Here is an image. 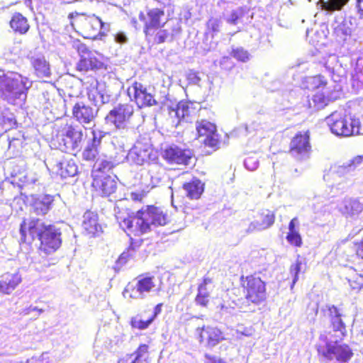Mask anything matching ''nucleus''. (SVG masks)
I'll use <instances>...</instances> for the list:
<instances>
[{"mask_svg": "<svg viewBox=\"0 0 363 363\" xmlns=\"http://www.w3.org/2000/svg\"><path fill=\"white\" fill-rule=\"evenodd\" d=\"M21 240L40 242L39 250L46 255L56 252L62 245V231L55 224H47L41 219L31 217L27 223L23 220L20 226Z\"/></svg>", "mask_w": 363, "mask_h": 363, "instance_id": "nucleus-1", "label": "nucleus"}, {"mask_svg": "<svg viewBox=\"0 0 363 363\" xmlns=\"http://www.w3.org/2000/svg\"><path fill=\"white\" fill-rule=\"evenodd\" d=\"M168 221V216L162 209L154 206H147L145 208L138 211L135 215L125 218L120 222V226L126 232L139 235L150 231L152 225H164Z\"/></svg>", "mask_w": 363, "mask_h": 363, "instance_id": "nucleus-2", "label": "nucleus"}, {"mask_svg": "<svg viewBox=\"0 0 363 363\" xmlns=\"http://www.w3.org/2000/svg\"><path fill=\"white\" fill-rule=\"evenodd\" d=\"M32 81L16 72H0V98L13 105L26 102Z\"/></svg>", "mask_w": 363, "mask_h": 363, "instance_id": "nucleus-3", "label": "nucleus"}, {"mask_svg": "<svg viewBox=\"0 0 363 363\" xmlns=\"http://www.w3.org/2000/svg\"><path fill=\"white\" fill-rule=\"evenodd\" d=\"M317 352L325 363H348L354 355L352 347L338 340H326L324 345L317 346Z\"/></svg>", "mask_w": 363, "mask_h": 363, "instance_id": "nucleus-4", "label": "nucleus"}, {"mask_svg": "<svg viewBox=\"0 0 363 363\" xmlns=\"http://www.w3.org/2000/svg\"><path fill=\"white\" fill-rule=\"evenodd\" d=\"M57 147L65 152L76 155L82 147L84 141L83 128L79 125H67L57 136Z\"/></svg>", "mask_w": 363, "mask_h": 363, "instance_id": "nucleus-5", "label": "nucleus"}, {"mask_svg": "<svg viewBox=\"0 0 363 363\" xmlns=\"http://www.w3.org/2000/svg\"><path fill=\"white\" fill-rule=\"evenodd\" d=\"M134 113V107L130 104H118L106 115V123L117 129H125L130 123Z\"/></svg>", "mask_w": 363, "mask_h": 363, "instance_id": "nucleus-6", "label": "nucleus"}, {"mask_svg": "<svg viewBox=\"0 0 363 363\" xmlns=\"http://www.w3.org/2000/svg\"><path fill=\"white\" fill-rule=\"evenodd\" d=\"M245 298L248 302L259 305L267 298L265 283L259 277H247L243 282Z\"/></svg>", "mask_w": 363, "mask_h": 363, "instance_id": "nucleus-7", "label": "nucleus"}, {"mask_svg": "<svg viewBox=\"0 0 363 363\" xmlns=\"http://www.w3.org/2000/svg\"><path fill=\"white\" fill-rule=\"evenodd\" d=\"M164 16V11L162 8H147L146 13L140 12L139 19L144 24L143 31L147 38L152 36L155 30L162 27L161 19Z\"/></svg>", "mask_w": 363, "mask_h": 363, "instance_id": "nucleus-8", "label": "nucleus"}, {"mask_svg": "<svg viewBox=\"0 0 363 363\" xmlns=\"http://www.w3.org/2000/svg\"><path fill=\"white\" fill-rule=\"evenodd\" d=\"M192 156L191 150L182 148L176 145H168L162 151L163 158L171 164L188 165Z\"/></svg>", "mask_w": 363, "mask_h": 363, "instance_id": "nucleus-9", "label": "nucleus"}, {"mask_svg": "<svg viewBox=\"0 0 363 363\" xmlns=\"http://www.w3.org/2000/svg\"><path fill=\"white\" fill-rule=\"evenodd\" d=\"M30 67L33 74L40 79L50 78L51 77V67L44 54L40 52L30 51L28 55Z\"/></svg>", "mask_w": 363, "mask_h": 363, "instance_id": "nucleus-10", "label": "nucleus"}, {"mask_svg": "<svg viewBox=\"0 0 363 363\" xmlns=\"http://www.w3.org/2000/svg\"><path fill=\"white\" fill-rule=\"evenodd\" d=\"M322 310L328 316L333 332L338 333L337 337L342 340L347 335L346 325L342 320L344 315L342 309L335 305H326Z\"/></svg>", "mask_w": 363, "mask_h": 363, "instance_id": "nucleus-11", "label": "nucleus"}, {"mask_svg": "<svg viewBox=\"0 0 363 363\" xmlns=\"http://www.w3.org/2000/svg\"><path fill=\"white\" fill-rule=\"evenodd\" d=\"M311 151L309 136L307 134H297L290 143V153L297 160L308 159Z\"/></svg>", "mask_w": 363, "mask_h": 363, "instance_id": "nucleus-12", "label": "nucleus"}, {"mask_svg": "<svg viewBox=\"0 0 363 363\" xmlns=\"http://www.w3.org/2000/svg\"><path fill=\"white\" fill-rule=\"evenodd\" d=\"M152 279V277H147L139 279L135 284H128L123 291V296H125L126 294H128L132 298H144L147 294L155 287Z\"/></svg>", "mask_w": 363, "mask_h": 363, "instance_id": "nucleus-13", "label": "nucleus"}, {"mask_svg": "<svg viewBox=\"0 0 363 363\" xmlns=\"http://www.w3.org/2000/svg\"><path fill=\"white\" fill-rule=\"evenodd\" d=\"M331 132L337 136L347 137L352 135V129L348 120L338 112H333L326 118Z\"/></svg>", "mask_w": 363, "mask_h": 363, "instance_id": "nucleus-14", "label": "nucleus"}, {"mask_svg": "<svg viewBox=\"0 0 363 363\" xmlns=\"http://www.w3.org/2000/svg\"><path fill=\"white\" fill-rule=\"evenodd\" d=\"M196 333L201 343H206L208 347H213L225 340L223 333L220 329L211 326L197 328Z\"/></svg>", "mask_w": 363, "mask_h": 363, "instance_id": "nucleus-15", "label": "nucleus"}, {"mask_svg": "<svg viewBox=\"0 0 363 363\" xmlns=\"http://www.w3.org/2000/svg\"><path fill=\"white\" fill-rule=\"evenodd\" d=\"M92 186L102 196H109L117 189V177L116 175L95 176Z\"/></svg>", "mask_w": 363, "mask_h": 363, "instance_id": "nucleus-16", "label": "nucleus"}, {"mask_svg": "<svg viewBox=\"0 0 363 363\" xmlns=\"http://www.w3.org/2000/svg\"><path fill=\"white\" fill-rule=\"evenodd\" d=\"M132 89L133 96L132 100L135 101L138 108H142L157 104L152 94L147 91V87L143 84L140 82L133 83Z\"/></svg>", "mask_w": 363, "mask_h": 363, "instance_id": "nucleus-17", "label": "nucleus"}, {"mask_svg": "<svg viewBox=\"0 0 363 363\" xmlns=\"http://www.w3.org/2000/svg\"><path fill=\"white\" fill-rule=\"evenodd\" d=\"M97 113L98 108H93L83 101L77 102L72 108L73 117L81 124H90Z\"/></svg>", "mask_w": 363, "mask_h": 363, "instance_id": "nucleus-18", "label": "nucleus"}, {"mask_svg": "<svg viewBox=\"0 0 363 363\" xmlns=\"http://www.w3.org/2000/svg\"><path fill=\"white\" fill-rule=\"evenodd\" d=\"M150 149L141 143H137L128 151L126 160L130 164L143 165L150 158Z\"/></svg>", "mask_w": 363, "mask_h": 363, "instance_id": "nucleus-19", "label": "nucleus"}, {"mask_svg": "<svg viewBox=\"0 0 363 363\" xmlns=\"http://www.w3.org/2000/svg\"><path fill=\"white\" fill-rule=\"evenodd\" d=\"M363 162V155H357L342 164H334L330 167L332 174L339 177H346L354 172Z\"/></svg>", "mask_w": 363, "mask_h": 363, "instance_id": "nucleus-20", "label": "nucleus"}, {"mask_svg": "<svg viewBox=\"0 0 363 363\" xmlns=\"http://www.w3.org/2000/svg\"><path fill=\"white\" fill-rule=\"evenodd\" d=\"M54 197L50 194H41L33 196L30 204L31 212L37 216H45L52 208Z\"/></svg>", "mask_w": 363, "mask_h": 363, "instance_id": "nucleus-21", "label": "nucleus"}, {"mask_svg": "<svg viewBox=\"0 0 363 363\" xmlns=\"http://www.w3.org/2000/svg\"><path fill=\"white\" fill-rule=\"evenodd\" d=\"M52 169L62 179L72 177L77 174V166L72 159L61 158L56 160Z\"/></svg>", "mask_w": 363, "mask_h": 363, "instance_id": "nucleus-22", "label": "nucleus"}, {"mask_svg": "<svg viewBox=\"0 0 363 363\" xmlns=\"http://www.w3.org/2000/svg\"><path fill=\"white\" fill-rule=\"evenodd\" d=\"M100 57L97 52L84 56V58L79 59L77 63L76 69L79 72H84L101 69L104 66V62L101 60Z\"/></svg>", "mask_w": 363, "mask_h": 363, "instance_id": "nucleus-23", "label": "nucleus"}, {"mask_svg": "<svg viewBox=\"0 0 363 363\" xmlns=\"http://www.w3.org/2000/svg\"><path fill=\"white\" fill-rule=\"evenodd\" d=\"M274 220L275 215L273 211L268 209L262 210L259 213V220H256L250 224L247 232L266 230L274 224Z\"/></svg>", "mask_w": 363, "mask_h": 363, "instance_id": "nucleus-24", "label": "nucleus"}, {"mask_svg": "<svg viewBox=\"0 0 363 363\" xmlns=\"http://www.w3.org/2000/svg\"><path fill=\"white\" fill-rule=\"evenodd\" d=\"M363 211V202L359 199H345L341 212L347 218L357 219Z\"/></svg>", "mask_w": 363, "mask_h": 363, "instance_id": "nucleus-25", "label": "nucleus"}, {"mask_svg": "<svg viewBox=\"0 0 363 363\" xmlns=\"http://www.w3.org/2000/svg\"><path fill=\"white\" fill-rule=\"evenodd\" d=\"M148 345H140L132 354H126L118 361V363H149Z\"/></svg>", "mask_w": 363, "mask_h": 363, "instance_id": "nucleus-26", "label": "nucleus"}, {"mask_svg": "<svg viewBox=\"0 0 363 363\" xmlns=\"http://www.w3.org/2000/svg\"><path fill=\"white\" fill-rule=\"evenodd\" d=\"M21 281L22 278L18 272L4 274L0 280V293L10 294Z\"/></svg>", "mask_w": 363, "mask_h": 363, "instance_id": "nucleus-27", "label": "nucleus"}, {"mask_svg": "<svg viewBox=\"0 0 363 363\" xmlns=\"http://www.w3.org/2000/svg\"><path fill=\"white\" fill-rule=\"evenodd\" d=\"M82 226L87 234L95 235L101 231V226L98 223L97 213L87 211L83 215Z\"/></svg>", "mask_w": 363, "mask_h": 363, "instance_id": "nucleus-28", "label": "nucleus"}, {"mask_svg": "<svg viewBox=\"0 0 363 363\" xmlns=\"http://www.w3.org/2000/svg\"><path fill=\"white\" fill-rule=\"evenodd\" d=\"M204 187L205 184L195 177L183 184L186 196L191 199H199L204 191Z\"/></svg>", "mask_w": 363, "mask_h": 363, "instance_id": "nucleus-29", "label": "nucleus"}, {"mask_svg": "<svg viewBox=\"0 0 363 363\" xmlns=\"http://www.w3.org/2000/svg\"><path fill=\"white\" fill-rule=\"evenodd\" d=\"M116 163L111 158H98L93 165L91 177L108 175V172L111 171Z\"/></svg>", "mask_w": 363, "mask_h": 363, "instance_id": "nucleus-30", "label": "nucleus"}, {"mask_svg": "<svg viewBox=\"0 0 363 363\" xmlns=\"http://www.w3.org/2000/svg\"><path fill=\"white\" fill-rule=\"evenodd\" d=\"M245 13L246 10L243 7L226 9L222 13V18L227 23L236 26L241 22Z\"/></svg>", "mask_w": 363, "mask_h": 363, "instance_id": "nucleus-31", "label": "nucleus"}, {"mask_svg": "<svg viewBox=\"0 0 363 363\" xmlns=\"http://www.w3.org/2000/svg\"><path fill=\"white\" fill-rule=\"evenodd\" d=\"M10 26L14 32L19 34L26 33L30 28L28 20L20 13H15L11 21Z\"/></svg>", "mask_w": 363, "mask_h": 363, "instance_id": "nucleus-32", "label": "nucleus"}, {"mask_svg": "<svg viewBox=\"0 0 363 363\" xmlns=\"http://www.w3.org/2000/svg\"><path fill=\"white\" fill-rule=\"evenodd\" d=\"M181 28L178 23L175 26L172 27L171 31L168 30L167 28H160L155 35L154 42L156 44H161L166 41L172 42L174 40V36L178 34Z\"/></svg>", "mask_w": 363, "mask_h": 363, "instance_id": "nucleus-33", "label": "nucleus"}, {"mask_svg": "<svg viewBox=\"0 0 363 363\" xmlns=\"http://www.w3.org/2000/svg\"><path fill=\"white\" fill-rule=\"evenodd\" d=\"M138 247V245H136L133 241L130 242L127 250L123 252L116 260L115 266L113 267L116 272H118L121 268L127 263L129 259L135 257L136 247Z\"/></svg>", "mask_w": 363, "mask_h": 363, "instance_id": "nucleus-34", "label": "nucleus"}, {"mask_svg": "<svg viewBox=\"0 0 363 363\" xmlns=\"http://www.w3.org/2000/svg\"><path fill=\"white\" fill-rule=\"evenodd\" d=\"M96 89L100 95V101L104 104H108L114 99L116 94H114L110 85H106L105 82H96Z\"/></svg>", "mask_w": 363, "mask_h": 363, "instance_id": "nucleus-35", "label": "nucleus"}, {"mask_svg": "<svg viewBox=\"0 0 363 363\" xmlns=\"http://www.w3.org/2000/svg\"><path fill=\"white\" fill-rule=\"evenodd\" d=\"M169 109L171 116L177 118L179 121L184 119L190 113L189 104L183 101L179 102L175 107H169Z\"/></svg>", "mask_w": 363, "mask_h": 363, "instance_id": "nucleus-36", "label": "nucleus"}, {"mask_svg": "<svg viewBox=\"0 0 363 363\" xmlns=\"http://www.w3.org/2000/svg\"><path fill=\"white\" fill-rule=\"evenodd\" d=\"M349 0H328L327 1H323L321 3V9L331 14L335 10H340L347 4Z\"/></svg>", "mask_w": 363, "mask_h": 363, "instance_id": "nucleus-37", "label": "nucleus"}, {"mask_svg": "<svg viewBox=\"0 0 363 363\" xmlns=\"http://www.w3.org/2000/svg\"><path fill=\"white\" fill-rule=\"evenodd\" d=\"M196 130L199 136H208L216 133V126L208 121H201L196 125Z\"/></svg>", "mask_w": 363, "mask_h": 363, "instance_id": "nucleus-38", "label": "nucleus"}, {"mask_svg": "<svg viewBox=\"0 0 363 363\" xmlns=\"http://www.w3.org/2000/svg\"><path fill=\"white\" fill-rule=\"evenodd\" d=\"M221 17H211L206 23L207 30L211 33V37L213 38L220 30L223 26Z\"/></svg>", "mask_w": 363, "mask_h": 363, "instance_id": "nucleus-39", "label": "nucleus"}, {"mask_svg": "<svg viewBox=\"0 0 363 363\" xmlns=\"http://www.w3.org/2000/svg\"><path fill=\"white\" fill-rule=\"evenodd\" d=\"M328 99L323 93L317 92L313 96L311 100L309 101L311 107L313 106L314 108L320 110L323 108L328 104Z\"/></svg>", "mask_w": 363, "mask_h": 363, "instance_id": "nucleus-40", "label": "nucleus"}, {"mask_svg": "<svg viewBox=\"0 0 363 363\" xmlns=\"http://www.w3.org/2000/svg\"><path fill=\"white\" fill-rule=\"evenodd\" d=\"M152 323V318H148L146 320L142 319L140 314L132 317L130 321V324L133 328L138 330H145Z\"/></svg>", "mask_w": 363, "mask_h": 363, "instance_id": "nucleus-41", "label": "nucleus"}, {"mask_svg": "<svg viewBox=\"0 0 363 363\" xmlns=\"http://www.w3.org/2000/svg\"><path fill=\"white\" fill-rule=\"evenodd\" d=\"M210 291L204 286L198 287V293L195 298L196 304L201 306H206L209 302Z\"/></svg>", "mask_w": 363, "mask_h": 363, "instance_id": "nucleus-42", "label": "nucleus"}, {"mask_svg": "<svg viewBox=\"0 0 363 363\" xmlns=\"http://www.w3.org/2000/svg\"><path fill=\"white\" fill-rule=\"evenodd\" d=\"M99 150L87 141V143L82 152V158L86 161H94L96 160Z\"/></svg>", "mask_w": 363, "mask_h": 363, "instance_id": "nucleus-43", "label": "nucleus"}, {"mask_svg": "<svg viewBox=\"0 0 363 363\" xmlns=\"http://www.w3.org/2000/svg\"><path fill=\"white\" fill-rule=\"evenodd\" d=\"M92 138L91 139L89 140L88 142L90 143L91 145L95 146L99 150V147L101 146L102 140L108 135V132L103 131L100 129H94L91 131Z\"/></svg>", "mask_w": 363, "mask_h": 363, "instance_id": "nucleus-44", "label": "nucleus"}, {"mask_svg": "<svg viewBox=\"0 0 363 363\" xmlns=\"http://www.w3.org/2000/svg\"><path fill=\"white\" fill-rule=\"evenodd\" d=\"M333 26L334 31L337 36H347L351 33V28L347 26V23L345 21L340 23L335 21Z\"/></svg>", "mask_w": 363, "mask_h": 363, "instance_id": "nucleus-45", "label": "nucleus"}, {"mask_svg": "<svg viewBox=\"0 0 363 363\" xmlns=\"http://www.w3.org/2000/svg\"><path fill=\"white\" fill-rule=\"evenodd\" d=\"M230 55L238 61L245 62L250 60V53L242 47L233 48Z\"/></svg>", "mask_w": 363, "mask_h": 363, "instance_id": "nucleus-46", "label": "nucleus"}, {"mask_svg": "<svg viewBox=\"0 0 363 363\" xmlns=\"http://www.w3.org/2000/svg\"><path fill=\"white\" fill-rule=\"evenodd\" d=\"M303 262L300 259H297L295 263L292 264L290 267V274L292 277V285L293 286L296 284V282L298 280V275L300 272L303 269Z\"/></svg>", "mask_w": 363, "mask_h": 363, "instance_id": "nucleus-47", "label": "nucleus"}, {"mask_svg": "<svg viewBox=\"0 0 363 363\" xmlns=\"http://www.w3.org/2000/svg\"><path fill=\"white\" fill-rule=\"evenodd\" d=\"M91 24L96 30L99 29V33L102 35H105L106 32L109 30V24L103 22L99 17L95 15H93Z\"/></svg>", "mask_w": 363, "mask_h": 363, "instance_id": "nucleus-48", "label": "nucleus"}, {"mask_svg": "<svg viewBox=\"0 0 363 363\" xmlns=\"http://www.w3.org/2000/svg\"><path fill=\"white\" fill-rule=\"evenodd\" d=\"M347 281L353 290H359L363 287V274L355 273Z\"/></svg>", "mask_w": 363, "mask_h": 363, "instance_id": "nucleus-49", "label": "nucleus"}, {"mask_svg": "<svg viewBox=\"0 0 363 363\" xmlns=\"http://www.w3.org/2000/svg\"><path fill=\"white\" fill-rule=\"evenodd\" d=\"M350 125L352 129V135H363V120L359 118H350Z\"/></svg>", "mask_w": 363, "mask_h": 363, "instance_id": "nucleus-50", "label": "nucleus"}, {"mask_svg": "<svg viewBox=\"0 0 363 363\" xmlns=\"http://www.w3.org/2000/svg\"><path fill=\"white\" fill-rule=\"evenodd\" d=\"M286 240L289 243L296 247H301L302 245V238L298 231L288 233Z\"/></svg>", "mask_w": 363, "mask_h": 363, "instance_id": "nucleus-51", "label": "nucleus"}, {"mask_svg": "<svg viewBox=\"0 0 363 363\" xmlns=\"http://www.w3.org/2000/svg\"><path fill=\"white\" fill-rule=\"evenodd\" d=\"M88 99L96 107V108L99 109L100 106L104 104V102L100 101L101 97L96 88L88 92Z\"/></svg>", "mask_w": 363, "mask_h": 363, "instance_id": "nucleus-52", "label": "nucleus"}, {"mask_svg": "<svg viewBox=\"0 0 363 363\" xmlns=\"http://www.w3.org/2000/svg\"><path fill=\"white\" fill-rule=\"evenodd\" d=\"M74 47L77 49L79 56L80 59L84 58V56L89 55V54H93L96 52V51L94 50H89V48L86 47V45L79 41H77L74 43Z\"/></svg>", "mask_w": 363, "mask_h": 363, "instance_id": "nucleus-53", "label": "nucleus"}, {"mask_svg": "<svg viewBox=\"0 0 363 363\" xmlns=\"http://www.w3.org/2000/svg\"><path fill=\"white\" fill-rule=\"evenodd\" d=\"M244 165L250 171H254L259 166V160L255 156L247 157L244 161Z\"/></svg>", "mask_w": 363, "mask_h": 363, "instance_id": "nucleus-54", "label": "nucleus"}, {"mask_svg": "<svg viewBox=\"0 0 363 363\" xmlns=\"http://www.w3.org/2000/svg\"><path fill=\"white\" fill-rule=\"evenodd\" d=\"M187 80L190 84L199 85L201 79L199 72L191 69L187 74Z\"/></svg>", "mask_w": 363, "mask_h": 363, "instance_id": "nucleus-55", "label": "nucleus"}, {"mask_svg": "<svg viewBox=\"0 0 363 363\" xmlns=\"http://www.w3.org/2000/svg\"><path fill=\"white\" fill-rule=\"evenodd\" d=\"M27 363H52L48 358L47 353H43L40 356L32 357L27 361Z\"/></svg>", "mask_w": 363, "mask_h": 363, "instance_id": "nucleus-56", "label": "nucleus"}, {"mask_svg": "<svg viewBox=\"0 0 363 363\" xmlns=\"http://www.w3.org/2000/svg\"><path fill=\"white\" fill-rule=\"evenodd\" d=\"M204 144L206 146L211 147H216L218 145V140L216 133H213L207 137L203 140Z\"/></svg>", "mask_w": 363, "mask_h": 363, "instance_id": "nucleus-57", "label": "nucleus"}, {"mask_svg": "<svg viewBox=\"0 0 363 363\" xmlns=\"http://www.w3.org/2000/svg\"><path fill=\"white\" fill-rule=\"evenodd\" d=\"M299 221L297 218L291 220L289 224V233L298 231Z\"/></svg>", "mask_w": 363, "mask_h": 363, "instance_id": "nucleus-58", "label": "nucleus"}, {"mask_svg": "<svg viewBox=\"0 0 363 363\" xmlns=\"http://www.w3.org/2000/svg\"><path fill=\"white\" fill-rule=\"evenodd\" d=\"M313 84H316V87L319 88L320 86H325L327 84V82L323 76L318 75L313 78Z\"/></svg>", "mask_w": 363, "mask_h": 363, "instance_id": "nucleus-59", "label": "nucleus"}, {"mask_svg": "<svg viewBox=\"0 0 363 363\" xmlns=\"http://www.w3.org/2000/svg\"><path fill=\"white\" fill-rule=\"evenodd\" d=\"M150 174L151 184L152 186H157L162 181V177L160 175V173H157L153 174V172L150 170L149 172Z\"/></svg>", "mask_w": 363, "mask_h": 363, "instance_id": "nucleus-60", "label": "nucleus"}, {"mask_svg": "<svg viewBox=\"0 0 363 363\" xmlns=\"http://www.w3.org/2000/svg\"><path fill=\"white\" fill-rule=\"evenodd\" d=\"M205 357L208 360V363H227L224 359L216 356L206 354Z\"/></svg>", "mask_w": 363, "mask_h": 363, "instance_id": "nucleus-61", "label": "nucleus"}, {"mask_svg": "<svg viewBox=\"0 0 363 363\" xmlns=\"http://www.w3.org/2000/svg\"><path fill=\"white\" fill-rule=\"evenodd\" d=\"M115 40L118 43L123 44L127 42L128 38L123 32H119L115 35Z\"/></svg>", "mask_w": 363, "mask_h": 363, "instance_id": "nucleus-62", "label": "nucleus"}, {"mask_svg": "<svg viewBox=\"0 0 363 363\" xmlns=\"http://www.w3.org/2000/svg\"><path fill=\"white\" fill-rule=\"evenodd\" d=\"M356 7L360 18H363V0H357Z\"/></svg>", "mask_w": 363, "mask_h": 363, "instance_id": "nucleus-63", "label": "nucleus"}, {"mask_svg": "<svg viewBox=\"0 0 363 363\" xmlns=\"http://www.w3.org/2000/svg\"><path fill=\"white\" fill-rule=\"evenodd\" d=\"M357 255L363 259V240L357 245Z\"/></svg>", "mask_w": 363, "mask_h": 363, "instance_id": "nucleus-64", "label": "nucleus"}]
</instances>
